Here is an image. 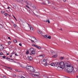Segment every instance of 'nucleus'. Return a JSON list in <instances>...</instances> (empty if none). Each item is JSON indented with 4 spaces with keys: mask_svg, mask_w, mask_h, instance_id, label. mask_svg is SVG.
I'll return each instance as SVG.
<instances>
[{
    "mask_svg": "<svg viewBox=\"0 0 78 78\" xmlns=\"http://www.w3.org/2000/svg\"><path fill=\"white\" fill-rule=\"evenodd\" d=\"M65 70H67V72L68 73H71L73 70H74V69H73V67L71 65H69V64L67 63H65Z\"/></svg>",
    "mask_w": 78,
    "mask_h": 78,
    "instance_id": "f257e3e1",
    "label": "nucleus"
},
{
    "mask_svg": "<svg viewBox=\"0 0 78 78\" xmlns=\"http://www.w3.org/2000/svg\"><path fill=\"white\" fill-rule=\"evenodd\" d=\"M59 65L60 66H58L57 67V70L58 71H62L64 69V70H66V69H65L66 66L65 65V64H64L63 62H60Z\"/></svg>",
    "mask_w": 78,
    "mask_h": 78,
    "instance_id": "f03ea898",
    "label": "nucleus"
},
{
    "mask_svg": "<svg viewBox=\"0 0 78 78\" xmlns=\"http://www.w3.org/2000/svg\"><path fill=\"white\" fill-rule=\"evenodd\" d=\"M20 21L22 22L23 23V24H22L23 25H24V23H27V24L28 25H29V27H30H30H32L31 26V25H30L28 23H27L26 22H25V21H24L23 20H20Z\"/></svg>",
    "mask_w": 78,
    "mask_h": 78,
    "instance_id": "7ed1b4c3",
    "label": "nucleus"
},
{
    "mask_svg": "<svg viewBox=\"0 0 78 78\" xmlns=\"http://www.w3.org/2000/svg\"><path fill=\"white\" fill-rule=\"evenodd\" d=\"M29 70H30V72H34V68H33V67L32 66H30V67Z\"/></svg>",
    "mask_w": 78,
    "mask_h": 78,
    "instance_id": "20e7f679",
    "label": "nucleus"
},
{
    "mask_svg": "<svg viewBox=\"0 0 78 78\" xmlns=\"http://www.w3.org/2000/svg\"><path fill=\"white\" fill-rule=\"evenodd\" d=\"M30 51H31V52L30 54V55H32V52H33V51H34V49L33 48H30Z\"/></svg>",
    "mask_w": 78,
    "mask_h": 78,
    "instance_id": "39448f33",
    "label": "nucleus"
},
{
    "mask_svg": "<svg viewBox=\"0 0 78 78\" xmlns=\"http://www.w3.org/2000/svg\"><path fill=\"white\" fill-rule=\"evenodd\" d=\"M44 21V22H48V23H50V22H51V21H50L49 20H45Z\"/></svg>",
    "mask_w": 78,
    "mask_h": 78,
    "instance_id": "423d86ee",
    "label": "nucleus"
},
{
    "mask_svg": "<svg viewBox=\"0 0 78 78\" xmlns=\"http://www.w3.org/2000/svg\"><path fill=\"white\" fill-rule=\"evenodd\" d=\"M37 32L38 34H42V31L40 30H38Z\"/></svg>",
    "mask_w": 78,
    "mask_h": 78,
    "instance_id": "0eeeda50",
    "label": "nucleus"
},
{
    "mask_svg": "<svg viewBox=\"0 0 78 78\" xmlns=\"http://www.w3.org/2000/svg\"><path fill=\"white\" fill-rule=\"evenodd\" d=\"M36 48H38V49H41L42 48L41 47L39 46H38L37 45L36 46Z\"/></svg>",
    "mask_w": 78,
    "mask_h": 78,
    "instance_id": "6e6552de",
    "label": "nucleus"
},
{
    "mask_svg": "<svg viewBox=\"0 0 78 78\" xmlns=\"http://www.w3.org/2000/svg\"><path fill=\"white\" fill-rule=\"evenodd\" d=\"M28 57L30 61H31L33 59V58L31 56L29 57V56H28Z\"/></svg>",
    "mask_w": 78,
    "mask_h": 78,
    "instance_id": "1a4fd4ad",
    "label": "nucleus"
},
{
    "mask_svg": "<svg viewBox=\"0 0 78 78\" xmlns=\"http://www.w3.org/2000/svg\"><path fill=\"white\" fill-rule=\"evenodd\" d=\"M30 67H31V66H27V67H26V68L27 69V70H30Z\"/></svg>",
    "mask_w": 78,
    "mask_h": 78,
    "instance_id": "9d476101",
    "label": "nucleus"
},
{
    "mask_svg": "<svg viewBox=\"0 0 78 78\" xmlns=\"http://www.w3.org/2000/svg\"><path fill=\"white\" fill-rule=\"evenodd\" d=\"M21 1L23 2V3H27V1L28 0H21Z\"/></svg>",
    "mask_w": 78,
    "mask_h": 78,
    "instance_id": "9b49d317",
    "label": "nucleus"
},
{
    "mask_svg": "<svg viewBox=\"0 0 78 78\" xmlns=\"http://www.w3.org/2000/svg\"><path fill=\"white\" fill-rule=\"evenodd\" d=\"M51 66H53L54 67H55V66H56L55 64L53 63H51Z\"/></svg>",
    "mask_w": 78,
    "mask_h": 78,
    "instance_id": "f8f14e48",
    "label": "nucleus"
},
{
    "mask_svg": "<svg viewBox=\"0 0 78 78\" xmlns=\"http://www.w3.org/2000/svg\"><path fill=\"white\" fill-rule=\"evenodd\" d=\"M35 73H37V75H36V76H38V75H39V73L38 72H35Z\"/></svg>",
    "mask_w": 78,
    "mask_h": 78,
    "instance_id": "ddd939ff",
    "label": "nucleus"
},
{
    "mask_svg": "<svg viewBox=\"0 0 78 78\" xmlns=\"http://www.w3.org/2000/svg\"><path fill=\"white\" fill-rule=\"evenodd\" d=\"M32 7L33 8V10H35L36 9V7L34 6H32Z\"/></svg>",
    "mask_w": 78,
    "mask_h": 78,
    "instance_id": "4468645a",
    "label": "nucleus"
},
{
    "mask_svg": "<svg viewBox=\"0 0 78 78\" xmlns=\"http://www.w3.org/2000/svg\"><path fill=\"white\" fill-rule=\"evenodd\" d=\"M3 46H2V45L0 44V50H2V48Z\"/></svg>",
    "mask_w": 78,
    "mask_h": 78,
    "instance_id": "2eb2a0df",
    "label": "nucleus"
},
{
    "mask_svg": "<svg viewBox=\"0 0 78 78\" xmlns=\"http://www.w3.org/2000/svg\"><path fill=\"white\" fill-rule=\"evenodd\" d=\"M30 28V31H32V30H33V27H31Z\"/></svg>",
    "mask_w": 78,
    "mask_h": 78,
    "instance_id": "dca6fc26",
    "label": "nucleus"
},
{
    "mask_svg": "<svg viewBox=\"0 0 78 78\" xmlns=\"http://www.w3.org/2000/svg\"><path fill=\"white\" fill-rule=\"evenodd\" d=\"M55 65L56 66H58L59 65V62H56L55 63Z\"/></svg>",
    "mask_w": 78,
    "mask_h": 78,
    "instance_id": "f3484780",
    "label": "nucleus"
},
{
    "mask_svg": "<svg viewBox=\"0 0 78 78\" xmlns=\"http://www.w3.org/2000/svg\"><path fill=\"white\" fill-rule=\"evenodd\" d=\"M33 54V55H35L36 54V52H35V51H34L32 52V54Z\"/></svg>",
    "mask_w": 78,
    "mask_h": 78,
    "instance_id": "a211bd4d",
    "label": "nucleus"
},
{
    "mask_svg": "<svg viewBox=\"0 0 78 78\" xmlns=\"http://www.w3.org/2000/svg\"><path fill=\"white\" fill-rule=\"evenodd\" d=\"M5 16H9V17H11V16L9 15L8 14H7L6 13H5Z\"/></svg>",
    "mask_w": 78,
    "mask_h": 78,
    "instance_id": "6ab92c4d",
    "label": "nucleus"
},
{
    "mask_svg": "<svg viewBox=\"0 0 78 78\" xmlns=\"http://www.w3.org/2000/svg\"><path fill=\"white\" fill-rule=\"evenodd\" d=\"M53 58H56L57 57V55H54L53 56Z\"/></svg>",
    "mask_w": 78,
    "mask_h": 78,
    "instance_id": "aec40b11",
    "label": "nucleus"
},
{
    "mask_svg": "<svg viewBox=\"0 0 78 78\" xmlns=\"http://www.w3.org/2000/svg\"><path fill=\"white\" fill-rule=\"evenodd\" d=\"M47 39H51V36H49L48 37H47Z\"/></svg>",
    "mask_w": 78,
    "mask_h": 78,
    "instance_id": "412c9836",
    "label": "nucleus"
},
{
    "mask_svg": "<svg viewBox=\"0 0 78 78\" xmlns=\"http://www.w3.org/2000/svg\"><path fill=\"white\" fill-rule=\"evenodd\" d=\"M3 28L2 25L0 24V28Z\"/></svg>",
    "mask_w": 78,
    "mask_h": 78,
    "instance_id": "4be33fe9",
    "label": "nucleus"
},
{
    "mask_svg": "<svg viewBox=\"0 0 78 78\" xmlns=\"http://www.w3.org/2000/svg\"><path fill=\"white\" fill-rule=\"evenodd\" d=\"M64 57H60V59H61L62 60L63 59H64Z\"/></svg>",
    "mask_w": 78,
    "mask_h": 78,
    "instance_id": "5701e85b",
    "label": "nucleus"
},
{
    "mask_svg": "<svg viewBox=\"0 0 78 78\" xmlns=\"http://www.w3.org/2000/svg\"><path fill=\"white\" fill-rule=\"evenodd\" d=\"M14 42H15V43H17V41L16 40H13Z\"/></svg>",
    "mask_w": 78,
    "mask_h": 78,
    "instance_id": "b1692460",
    "label": "nucleus"
},
{
    "mask_svg": "<svg viewBox=\"0 0 78 78\" xmlns=\"http://www.w3.org/2000/svg\"><path fill=\"white\" fill-rule=\"evenodd\" d=\"M36 46L37 45H36L35 44H32V46H33V47H36Z\"/></svg>",
    "mask_w": 78,
    "mask_h": 78,
    "instance_id": "393cba45",
    "label": "nucleus"
},
{
    "mask_svg": "<svg viewBox=\"0 0 78 78\" xmlns=\"http://www.w3.org/2000/svg\"><path fill=\"white\" fill-rule=\"evenodd\" d=\"M34 12L35 14H38V12L37 11H35Z\"/></svg>",
    "mask_w": 78,
    "mask_h": 78,
    "instance_id": "a878e982",
    "label": "nucleus"
},
{
    "mask_svg": "<svg viewBox=\"0 0 78 78\" xmlns=\"http://www.w3.org/2000/svg\"><path fill=\"white\" fill-rule=\"evenodd\" d=\"M44 66H47V63L45 62L44 64Z\"/></svg>",
    "mask_w": 78,
    "mask_h": 78,
    "instance_id": "bb28decb",
    "label": "nucleus"
},
{
    "mask_svg": "<svg viewBox=\"0 0 78 78\" xmlns=\"http://www.w3.org/2000/svg\"><path fill=\"white\" fill-rule=\"evenodd\" d=\"M1 13H2V14H4L5 13V11H1Z\"/></svg>",
    "mask_w": 78,
    "mask_h": 78,
    "instance_id": "cd10ccee",
    "label": "nucleus"
},
{
    "mask_svg": "<svg viewBox=\"0 0 78 78\" xmlns=\"http://www.w3.org/2000/svg\"><path fill=\"white\" fill-rule=\"evenodd\" d=\"M13 77H16V74H13Z\"/></svg>",
    "mask_w": 78,
    "mask_h": 78,
    "instance_id": "c85d7f7f",
    "label": "nucleus"
},
{
    "mask_svg": "<svg viewBox=\"0 0 78 78\" xmlns=\"http://www.w3.org/2000/svg\"><path fill=\"white\" fill-rule=\"evenodd\" d=\"M26 7H27V8H28L29 9H30V7H29V6H28V5H26Z\"/></svg>",
    "mask_w": 78,
    "mask_h": 78,
    "instance_id": "c756f323",
    "label": "nucleus"
},
{
    "mask_svg": "<svg viewBox=\"0 0 78 78\" xmlns=\"http://www.w3.org/2000/svg\"><path fill=\"white\" fill-rule=\"evenodd\" d=\"M15 53H16V52H13L11 53V54L12 55H13V54H14Z\"/></svg>",
    "mask_w": 78,
    "mask_h": 78,
    "instance_id": "7c9ffc66",
    "label": "nucleus"
},
{
    "mask_svg": "<svg viewBox=\"0 0 78 78\" xmlns=\"http://www.w3.org/2000/svg\"><path fill=\"white\" fill-rule=\"evenodd\" d=\"M43 62H46V60L44 59L43 61Z\"/></svg>",
    "mask_w": 78,
    "mask_h": 78,
    "instance_id": "2f4dec72",
    "label": "nucleus"
},
{
    "mask_svg": "<svg viewBox=\"0 0 78 78\" xmlns=\"http://www.w3.org/2000/svg\"><path fill=\"white\" fill-rule=\"evenodd\" d=\"M29 53V51H27L26 52V54H28Z\"/></svg>",
    "mask_w": 78,
    "mask_h": 78,
    "instance_id": "473e14b6",
    "label": "nucleus"
},
{
    "mask_svg": "<svg viewBox=\"0 0 78 78\" xmlns=\"http://www.w3.org/2000/svg\"><path fill=\"white\" fill-rule=\"evenodd\" d=\"M43 37H45L46 38L47 37V36L46 35H43Z\"/></svg>",
    "mask_w": 78,
    "mask_h": 78,
    "instance_id": "72a5a7b5",
    "label": "nucleus"
},
{
    "mask_svg": "<svg viewBox=\"0 0 78 78\" xmlns=\"http://www.w3.org/2000/svg\"><path fill=\"white\" fill-rule=\"evenodd\" d=\"M12 16L14 17V18L15 19V20H17V19H16V17H15V16H14L13 15H12Z\"/></svg>",
    "mask_w": 78,
    "mask_h": 78,
    "instance_id": "f704fd0d",
    "label": "nucleus"
},
{
    "mask_svg": "<svg viewBox=\"0 0 78 78\" xmlns=\"http://www.w3.org/2000/svg\"><path fill=\"white\" fill-rule=\"evenodd\" d=\"M42 5H45V4L44 3L42 2L41 3Z\"/></svg>",
    "mask_w": 78,
    "mask_h": 78,
    "instance_id": "c9c22d12",
    "label": "nucleus"
},
{
    "mask_svg": "<svg viewBox=\"0 0 78 78\" xmlns=\"http://www.w3.org/2000/svg\"><path fill=\"white\" fill-rule=\"evenodd\" d=\"M33 38L35 40L36 39V38H35V37H33V36H32Z\"/></svg>",
    "mask_w": 78,
    "mask_h": 78,
    "instance_id": "e433bc0d",
    "label": "nucleus"
},
{
    "mask_svg": "<svg viewBox=\"0 0 78 78\" xmlns=\"http://www.w3.org/2000/svg\"><path fill=\"white\" fill-rule=\"evenodd\" d=\"M2 58H6V57L5 56H2Z\"/></svg>",
    "mask_w": 78,
    "mask_h": 78,
    "instance_id": "4c0bfd02",
    "label": "nucleus"
},
{
    "mask_svg": "<svg viewBox=\"0 0 78 78\" xmlns=\"http://www.w3.org/2000/svg\"><path fill=\"white\" fill-rule=\"evenodd\" d=\"M8 69H10L11 70H12V69L11 68L9 67L8 68Z\"/></svg>",
    "mask_w": 78,
    "mask_h": 78,
    "instance_id": "58836bf2",
    "label": "nucleus"
},
{
    "mask_svg": "<svg viewBox=\"0 0 78 78\" xmlns=\"http://www.w3.org/2000/svg\"><path fill=\"white\" fill-rule=\"evenodd\" d=\"M13 26H14V27H16V24H14L13 25Z\"/></svg>",
    "mask_w": 78,
    "mask_h": 78,
    "instance_id": "ea45409f",
    "label": "nucleus"
},
{
    "mask_svg": "<svg viewBox=\"0 0 78 78\" xmlns=\"http://www.w3.org/2000/svg\"><path fill=\"white\" fill-rule=\"evenodd\" d=\"M19 45L20 46H22V44L21 43H20Z\"/></svg>",
    "mask_w": 78,
    "mask_h": 78,
    "instance_id": "a19ab883",
    "label": "nucleus"
},
{
    "mask_svg": "<svg viewBox=\"0 0 78 78\" xmlns=\"http://www.w3.org/2000/svg\"><path fill=\"white\" fill-rule=\"evenodd\" d=\"M17 2H20V0H17Z\"/></svg>",
    "mask_w": 78,
    "mask_h": 78,
    "instance_id": "79ce46f5",
    "label": "nucleus"
},
{
    "mask_svg": "<svg viewBox=\"0 0 78 78\" xmlns=\"http://www.w3.org/2000/svg\"><path fill=\"white\" fill-rule=\"evenodd\" d=\"M8 44H11V42L9 41L8 42Z\"/></svg>",
    "mask_w": 78,
    "mask_h": 78,
    "instance_id": "37998d69",
    "label": "nucleus"
},
{
    "mask_svg": "<svg viewBox=\"0 0 78 78\" xmlns=\"http://www.w3.org/2000/svg\"><path fill=\"white\" fill-rule=\"evenodd\" d=\"M30 41H31V42H34V41L30 40Z\"/></svg>",
    "mask_w": 78,
    "mask_h": 78,
    "instance_id": "c03bdc74",
    "label": "nucleus"
},
{
    "mask_svg": "<svg viewBox=\"0 0 78 78\" xmlns=\"http://www.w3.org/2000/svg\"><path fill=\"white\" fill-rule=\"evenodd\" d=\"M0 55H3V53H0Z\"/></svg>",
    "mask_w": 78,
    "mask_h": 78,
    "instance_id": "a18cd8bd",
    "label": "nucleus"
},
{
    "mask_svg": "<svg viewBox=\"0 0 78 78\" xmlns=\"http://www.w3.org/2000/svg\"><path fill=\"white\" fill-rule=\"evenodd\" d=\"M53 8H54V9H56V7H53Z\"/></svg>",
    "mask_w": 78,
    "mask_h": 78,
    "instance_id": "49530a36",
    "label": "nucleus"
},
{
    "mask_svg": "<svg viewBox=\"0 0 78 78\" xmlns=\"http://www.w3.org/2000/svg\"><path fill=\"white\" fill-rule=\"evenodd\" d=\"M40 56H43V58H44V56H43V55H40Z\"/></svg>",
    "mask_w": 78,
    "mask_h": 78,
    "instance_id": "de8ad7c7",
    "label": "nucleus"
},
{
    "mask_svg": "<svg viewBox=\"0 0 78 78\" xmlns=\"http://www.w3.org/2000/svg\"><path fill=\"white\" fill-rule=\"evenodd\" d=\"M48 4H50V2L48 1Z\"/></svg>",
    "mask_w": 78,
    "mask_h": 78,
    "instance_id": "09e8293b",
    "label": "nucleus"
},
{
    "mask_svg": "<svg viewBox=\"0 0 78 78\" xmlns=\"http://www.w3.org/2000/svg\"><path fill=\"white\" fill-rule=\"evenodd\" d=\"M46 37H48V34H46Z\"/></svg>",
    "mask_w": 78,
    "mask_h": 78,
    "instance_id": "8fccbe9b",
    "label": "nucleus"
},
{
    "mask_svg": "<svg viewBox=\"0 0 78 78\" xmlns=\"http://www.w3.org/2000/svg\"><path fill=\"white\" fill-rule=\"evenodd\" d=\"M33 76H36V75H34V74H33L32 75Z\"/></svg>",
    "mask_w": 78,
    "mask_h": 78,
    "instance_id": "3c124183",
    "label": "nucleus"
},
{
    "mask_svg": "<svg viewBox=\"0 0 78 78\" xmlns=\"http://www.w3.org/2000/svg\"><path fill=\"white\" fill-rule=\"evenodd\" d=\"M3 77L5 78H6V76H3Z\"/></svg>",
    "mask_w": 78,
    "mask_h": 78,
    "instance_id": "603ef678",
    "label": "nucleus"
},
{
    "mask_svg": "<svg viewBox=\"0 0 78 78\" xmlns=\"http://www.w3.org/2000/svg\"><path fill=\"white\" fill-rule=\"evenodd\" d=\"M63 2H66V0H63Z\"/></svg>",
    "mask_w": 78,
    "mask_h": 78,
    "instance_id": "864d4df0",
    "label": "nucleus"
},
{
    "mask_svg": "<svg viewBox=\"0 0 78 78\" xmlns=\"http://www.w3.org/2000/svg\"><path fill=\"white\" fill-rule=\"evenodd\" d=\"M8 39H10V40H11V38H10V37H8Z\"/></svg>",
    "mask_w": 78,
    "mask_h": 78,
    "instance_id": "5fc2aeb1",
    "label": "nucleus"
},
{
    "mask_svg": "<svg viewBox=\"0 0 78 78\" xmlns=\"http://www.w3.org/2000/svg\"><path fill=\"white\" fill-rule=\"evenodd\" d=\"M13 6V8H16V6Z\"/></svg>",
    "mask_w": 78,
    "mask_h": 78,
    "instance_id": "6e6d98bb",
    "label": "nucleus"
},
{
    "mask_svg": "<svg viewBox=\"0 0 78 78\" xmlns=\"http://www.w3.org/2000/svg\"><path fill=\"white\" fill-rule=\"evenodd\" d=\"M11 21L12 22V23H13V22H14V21H12V20H11Z\"/></svg>",
    "mask_w": 78,
    "mask_h": 78,
    "instance_id": "4d7b16f0",
    "label": "nucleus"
},
{
    "mask_svg": "<svg viewBox=\"0 0 78 78\" xmlns=\"http://www.w3.org/2000/svg\"><path fill=\"white\" fill-rule=\"evenodd\" d=\"M15 55L16 56H18V55H17L16 54H15Z\"/></svg>",
    "mask_w": 78,
    "mask_h": 78,
    "instance_id": "13d9d810",
    "label": "nucleus"
},
{
    "mask_svg": "<svg viewBox=\"0 0 78 78\" xmlns=\"http://www.w3.org/2000/svg\"><path fill=\"white\" fill-rule=\"evenodd\" d=\"M9 59V58H8V57H7L6 58V59Z\"/></svg>",
    "mask_w": 78,
    "mask_h": 78,
    "instance_id": "bf43d9fd",
    "label": "nucleus"
},
{
    "mask_svg": "<svg viewBox=\"0 0 78 78\" xmlns=\"http://www.w3.org/2000/svg\"><path fill=\"white\" fill-rule=\"evenodd\" d=\"M15 62V63H16V61H13V62Z\"/></svg>",
    "mask_w": 78,
    "mask_h": 78,
    "instance_id": "052dcab7",
    "label": "nucleus"
},
{
    "mask_svg": "<svg viewBox=\"0 0 78 78\" xmlns=\"http://www.w3.org/2000/svg\"><path fill=\"white\" fill-rule=\"evenodd\" d=\"M11 60H12V61H14V60L13 59H11Z\"/></svg>",
    "mask_w": 78,
    "mask_h": 78,
    "instance_id": "680f3d73",
    "label": "nucleus"
},
{
    "mask_svg": "<svg viewBox=\"0 0 78 78\" xmlns=\"http://www.w3.org/2000/svg\"><path fill=\"white\" fill-rule=\"evenodd\" d=\"M52 53H55V52H52Z\"/></svg>",
    "mask_w": 78,
    "mask_h": 78,
    "instance_id": "e2e57ef3",
    "label": "nucleus"
},
{
    "mask_svg": "<svg viewBox=\"0 0 78 78\" xmlns=\"http://www.w3.org/2000/svg\"><path fill=\"white\" fill-rule=\"evenodd\" d=\"M10 57H12V55H11L10 56Z\"/></svg>",
    "mask_w": 78,
    "mask_h": 78,
    "instance_id": "0e129e2a",
    "label": "nucleus"
},
{
    "mask_svg": "<svg viewBox=\"0 0 78 78\" xmlns=\"http://www.w3.org/2000/svg\"><path fill=\"white\" fill-rule=\"evenodd\" d=\"M7 55H9V53H7Z\"/></svg>",
    "mask_w": 78,
    "mask_h": 78,
    "instance_id": "69168bd1",
    "label": "nucleus"
},
{
    "mask_svg": "<svg viewBox=\"0 0 78 78\" xmlns=\"http://www.w3.org/2000/svg\"><path fill=\"white\" fill-rule=\"evenodd\" d=\"M8 9H9V7H8Z\"/></svg>",
    "mask_w": 78,
    "mask_h": 78,
    "instance_id": "338daca9",
    "label": "nucleus"
},
{
    "mask_svg": "<svg viewBox=\"0 0 78 78\" xmlns=\"http://www.w3.org/2000/svg\"><path fill=\"white\" fill-rule=\"evenodd\" d=\"M9 59H11V58H9Z\"/></svg>",
    "mask_w": 78,
    "mask_h": 78,
    "instance_id": "774afa93",
    "label": "nucleus"
}]
</instances>
